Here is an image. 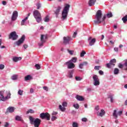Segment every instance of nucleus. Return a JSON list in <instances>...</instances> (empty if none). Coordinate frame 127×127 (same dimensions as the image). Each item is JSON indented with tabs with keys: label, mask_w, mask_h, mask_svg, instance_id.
I'll return each mask as SVG.
<instances>
[{
	"label": "nucleus",
	"mask_w": 127,
	"mask_h": 127,
	"mask_svg": "<svg viewBox=\"0 0 127 127\" xmlns=\"http://www.w3.org/2000/svg\"><path fill=\"white\" fill-rule=\"evenodd\" d=\"M102 11L98 10L96 13V18L97 20H94V22L95 24H100L101 22H103L106 19V15H105L102 18Z\"/></svg>",
	"instance_id": "f257e3e1"
},
{
	"label": "nucleus",
	"mask_w": 127,
	"mask_h": 127,
	"mask_svg": "<svg viewBox=\"0 0 127 127\" xmlns=\"http://www.w3.org/2000/svg\"><path fill=\"white\" fill-rule=\"evenodd\" d=\"M29 120L31 125H33L34 127H39L40 124H41V120L39 118H36L34 120V118L32 117V116H29Z\"/></svg>",
	"instance_id": "f03ea898"
},
{
	"label": "nucleus",
	"mask_w": 127,
	"mask_h": 127,
	"mask_svg": "<svg viewBox=\"0 0 127 127\" xmlns=\"http://www.w3.org/2000/svg\"><path fill=\"white\" fill-rule=\"evenodd\" d=\"M70 8V5L68 4H66L64 6V8L62 13V19L63 20H65V19H67V15H68V12H69V9Z\"/></svg>",
	"instance_id": "7ed1b4c3"
},
{
	"label": "nucleus",
	"mask_w": 127,
	"mask_h": 127,
	"mask_svg": "<svg viewBox=\"0 0 127 127\" xmlns=\"http://www.w3.org/2000/svg\"><path fill=\"white\" fill-rule=\"evenodd\" d=\"M4 90L0 91V101H2V102H5V101H7L9 99H10V96H11V94H10V92H8L7 96L4 97Z\"/></svg>",
	"instance_id": "20e7f679"
},
{
	"label": "nucleus",
	"mask_w": 127,
	"mask_h": 127,
	"mask_svg": "<svg viewBox=\"0 0 127 127\" xmlns=\"http://www.w3.org/2000/svg\"><path fill=\"white\" fill-rule=\"evenodd\" d=\"M33 16H34L35 19L36 20L37 22H41V20L42 18H41V14L38 11V10H35L33 12Z\"/></svg>",
	"instance_id": "39448f33"
},
{
	"label": "nucleus",
	"mask_w": 127,
	"mask_h": 127,
	"mask_svg": "<svg viewBox=\"0 0 127 127\" xmlns=\"http://www.w3.org/2000/svg\"><path fill=\"white\" fill-rule=\"evenodd\" d=\"M40 118L42 119V120L50 121V114L48 113H42L40 114Z\"/></svg>",
	"instance_id": "423d86ee"
},
{
	"label": "nucleus",
	"mask_w": 127,
	"mask_h": 127,
	"mask_svg": "<svg viewBox=\"0 0 127 127\" xmlns=\"http://www.w3.org/2000/svg\"><path fill=\"white\" fill-rule=\"evenodd\" d=\"M17 38H18V35L16 34L15 31L11 32L8 36V39H12V40H16Z\"/></svg>",
	"instance_id": "0eeeda50"
},
{
	"label": "nucleus",
	"mask_w": 127,
	"mask_h": 127,
	"mask_svg": "<svg viewBox=\"0 0 127 127\" xmlns=\"http://www.w3.org/2000/svg\"><path fill=\"white\" fill-rule=\"evenodd\" d=\"M24 40H25V35H23L15 44L17 46H20L24 42Z\"/></svg>",
	"instance_id": "6e6552de"
},
{
	"label": "nucleus",
	"mask_w": 127,
	"mask_h": 127,
	"mask_svg": "<svg viewBox=\"0 0 127 127\" xmlns=\"http://www.w3.org/2000/svg\"><path fill=\"white\" fill-rule=\"evenodd\" d=\"M116 63H117V60L115 59H112L110 61L109 64H106V67L107 68H112L115 66Z\"/></svg>",
	"instance_id": "1a4fd4ad"
},
{
	"label": "nucleus",
	"mask_w": 127,
	"mask_h": 127,
	"mask_svg": "<svg viewBox=\"0 0 127 127\" xmlns=\"http://www.w3.org/2000/svg\"><path fill=\"white\" fill-rule=\"evenodd\" d=\"M65 65H67L68 69H74L75 68V64L71 63V61H68L65 63Z\"/></svg>",
	"instance_id": "9d476101"
},
{
	"label": "nucleus",
	"mask_w": 127,
	"mask_h": 127,
	"mask_svg": "<svg viewBox=\"0 0 127 127\" xmlns=\"http://www.w3.org/2000/svg\"><path fill=\"white\" fill-rule=\"evenodd\" d=\"M67 104L66 102H64L62 103V105H59V109L62 112H65L66 111V108L64 107H66L67 106ZM63 106V107H62Z\"/></svg>",
	"instance_id": "9b49d317"
},
{
	"label": "nucleus",
	"mask_w": 127,
	"mask_h": 127,
	"mask_svg": "<svg viewBox=\"0 0 127 127\" xmlns=\"http://www.w3.org/2000/svg\"><path fill=\"white\" fill-rule=\"evenodd\" d=\"M71 39H72V38H71V37H70L69 36L64 37V42H63L64 44H65V45L67 44H69V43H70V41H71Z\"/></svg>",
	"instance_id": "f8f14e48"
},
{
	"label": "nucleus",
	"mask_w": 127,
	"mask_h": 127,
	"mask_svg": "<svg viewBox=\"0 0 127 127\" xmlns=\"http://www.w3.org/2000/svg\"><path fill=\"white\" fill-rule=\"evenodd\" d=\"M89 42V45L90 46H93L95 43H96V39L93 38L92 39V37H89L88 39Z\"/></svg>",
	"instance_id": "ddd939ff"
},
{
	"label": "nucleus",
	"mask_w": 127,
	"mask_h": 127,
	"mask_svg": "<svg viewBox=\"0 0 127 127\" xmlns=\"http://www.w3.org/2000/svg\"><path fill=\"white\" fill-rule=\"evenodd\" d=\"M18 16V13L17 11H14L11 17V20L14 21L17 18V16Z\"/></svg>",
	"instance_id": "4468645a"
},
{
	"label": "nucleus",
	"mask_w": 127,
	"mask_h": 127,
	"mask_svg": "<svg viewBox=\"0 0 127 127\" xmlns=\"http://www.w3.org/2000/svg\"><path fill=\"white\" fill-rule=\"evenodd\" d=\"M62 7L60 6H58L56 10L55 11V13L56 15V17H58V15H59V12H60V10H61Z\"/></svg>",
	"instance_id": "2eb2a0df"
},
{
	"label": "nucleus",
	"mask_w": 127,
	"mask_h": 127,
	"mask_svg": "<svg viewBox=\"0 0 127 127\" xmlns=\"http://www.w3.org/2000/svg\"><path fill=\"white\" fill-rule=\"evenodd\" d=\"M45 39H47V35H41V42H45Z\"/></svg>",
	"instance_id": "dca6fc26"
},
{
	"label": "nucleus",
	"mask_w": 127,
	"mask_h": 127,
	"mask_svg": "<svg viewBox=\"0 0 127 127\" xmlns=\"http://www.w3.org/2000/svg\"><path fill=\"white\" fill-rule=\"evenodd\" d=\"M96 0H89L88 4L89 6H93L95 4V2H96Z\"/></svg>",
	"instance_id": "f3484780"
},
{
	"label": "nucleus",
	"mask_w": 127,
	"mask_h": 127,
	"mask_svg": "<svg viewBox=\"0 0 127 127\" xmlns=\"http://www.w3.org/2000/svg\"><path fill=\"white\" fill-rule=\"evenodd\" d=\"M87 64L88 63L87 62H84L79 65V68H80V69H83V67H84V66H86Z\"/></svg>",
	"instance_id": "a211bd4d"
},
{
	"label": "nucleus",
	"mask_w": 127,
	"mask_h": 127,
	"mask_svg": "<svg viewBox=\"0 0 127 127\" xmlns=\"http://www.w3.org/2000/svg\"><path fill=\"white\" fill-rule=\"evenodd\" d=\"M8 112L9 113H13V112H14V108H13V107H9L7 109V110H6V113H8Z\"/></svg>",
	"instance_id": "6ab92c4d"
},
{
	"label": "nucleus",
	"mask_w": 127,
	"mask_h": 127,
	"mask_svg": "<svg viewBox=\"0 0 127 127\" xmlns=\"http://www.w3.org/2000/svg\"><path fill=\"white\" fill-rule=\"evenodd\" d=\"M105 110H104V109H102L101 110L100 113H97V116H99V117H103V116L105 115Z\"/></svg>",
	"instance_id": "aec40b11"
},
{
	"label": "nucleus",
	"mask_w": 127,
	"mask_h": 127,
	"mask_svg": "<svg viewBox=\"0 0 127 127\" xmlns=\"http://www.w3.org/2000/svg\"><path fill=\"white\" fill-rule=\"evenodd\" d=\"M76 99H77L78 101H84V98H83V96L78 95L76 96Z\"/></svg>",
	"instance_id": "412c9836"
},
{
	"label": "nucleus",
	"mask_w": 127,
	"mask_h": 127,
	"mask_svg": "<svg viewBox=\"0 0 127 127\" xmlns=\"http://www.w3.org/2000/svg\"><path fill=\"white\" fill-rule=\"evenodd\" d=\"M21 59V57H14L12 59V60L14 62H18V61H20Z\"/></svg>",
	"instance_id": "4be33fe9"
},
{
	"label": "nucleus",
	"mask_w": 127,
	"mask_h": 127,
	"mask_svg": "<svg viewBox=\"0 0 127 127\" xmlns=\"http://www.w3.org/2000/svg\"><path fill=\"white\" fill-rule=\"evenodd\" d=\"M93 84L94 86H99L100 85V79H98L96 80H93Z\"/></svg>",
	"instance_id": "5701e85b"
},
{
	"label": "nucleus",
	"mask_w": 127,
	"mask_h": 127,
	"mask_svg": "<svg viewBox=\"0 0 127 127\" xmlns=\"http://www.w3.org/2000/svg\"><path fill=\"white\" fill-rule=\"evenodd\" d=\"M31 79H32V77L30 75H28L25 77V81H28L29 80H31Z\"/></svg>",
	"instance_id": "b1692460"
},
{
	"label": "nucleus",
	"mask_w": 127,
	"mask_h": 127,
	"mask_svg": "<svg viewBox=\"0 0 127 127\" xmlns=\"http://www.w3.org/2000/svg\"><path fill=\"white\" fill-rule=\"evenodd\" d=\"M34 113H35L34 110L32 109H29L26 112V114L28 115V114H34Z\"/></svg>",
	"instance_id": "393cba45"
},
{
	"label": "nucleus",
	"mask_w": 127,
	"mask_h": 127,
	"mask_svg": "<svg viewBox=\"0 0 127 127\" xmlns=\"http://www.w3.org/2000/svg\"><path fill=\"white\" fill-rule=\"evenodd\" d=\"M92 78L93 81H96L97 80H99V77L98 76V75H96V74H94L93 76H92Z\"/></svg>",
	"instance_id": "a878e982"
},
{
	"label": "nucleus",
	"mask_w": 127,
	"mask_h": 127,
	"mask_svg": "<svg viewBox=\"0 0 127 127\" xmlns=\"http://www.w3.org/2000/svg\"><path fill=\"white\" fill-rule=\"evenodd\" d=\"M114 95H110L108 96V99H110V101L111 102V103H113L114 102Z\"/></svg>",
	"instance_id": "bb28decb"
},
{
	"label": "nucleus",
	"mask_w": 127,
	"mask_h": 127,
	"mask_svg": "<svg viewBox=\"0 0 127 127\" xmlns=\"http://www.w3.org/2000/svg\"><path fill=\"white\" fill-rule=\"evenodd\" d=\"M113 116L115 118V119H118V114H117V110H115L114 111Z\"/></svg>",
	"instance_id": "cd10ccee"
},
{
	"label": "nucleus",
	"mask_w": 127,
	"mask_h": 127,
	"mask_svg": "<svg viewBox=\"0 0 127 127\" xmlns=\"http://www.w3.org/2000/svg\"><path fill=\"white\" fill-rule=\"evenodd\" d=\"M107 16L108 18H110L111 17H113V13H112V12H109L107 14Z\"/></svg>",
	"instance_id": "c85d7f7f"
},
{
	"label": "nucleus",
	"mask_w": 127,
	"mask_h": 127,
	"mask_svg": "<svg viewBox=\"0 0 127 127\" xmlns=\"http://www.w3.org/2000/svg\"><path fill=\"white\" fill-rule=\"evenodd\" d=\"M122 20L124 23H126L127 21V15H126L123 18Z\"/></svg>",
	"instance_id": "c756f323"
},
{
	"label": "nucleus",
	"mask_w": 127,
	"mask_h": 127,
	"mask_svg": "<svg viewBox=\"0 0 127 127\" xmlns=\"http://www.w3.org/2000/svg\"><path fill=\"white\" fill-rule=\"evenodd\" d=\"M120 71V70L119 69V68H116L114 69V74L115 75H118V74H119V72Z\"/></svg>",
	"instance_id": "7c9ffc66"
},
{
	"label": "nucleus",
	"mask_w": 127,
	"mask_h": 127,
	"mask_svg": "<svg viewBox=\"0 0 127 127\" xmlns=\"http://www.w3.org/2000/svg\"><path fill=\"white\" fill-rule=\"evenodd\" d=\"M28 19V17H26L25 19H23L21 22V25H24V23L26 20Z\"/></svg>",
	"instance_id": "2f4dec72"
},
{
	"label": "nucleus",
	"mask_w": 127,
	"mask_h": 127,
	"mask_svg": "<svg viewBox=\"0 0 127 127\" xmlns=\"http://www.w3.org/2000/svg\"><path fill=\"white\" fill-rule=\"evenodd\" d=\"M15 119L16 121H20L22 120L21 117L19 116H16Z\"/></svg>",
	"instance_id": "473e14b6"
},
{
	"label": "nucleus",
	"mask_w": 127,
	"mask_h": 127,
	"mask_svg": "<svg viewBox=\"0 0 127 127\" xmlns=\"http://www.w3.org/2000/svg\"><path fill=\"white\" fill-rule=\"evenodd\" d=\"M69 61H70V62H73V63H76V62H77V58H72L71 60Z\"/></svg>",
	"instance_id": "72a5a7b5"
},
{
	"label": "nucleus",
	"mask_w": 127,
	"mask_h": 127,
	"mask_svg": "<svg viewBox=\"0 0 127 127\" xmlns=\"http://www.w3.org/2000/svg\"><path fill=\"white\" fill-rule=\"evenodd\" d=\"M124 70H125L126 71H127V60L126 61L124 64Z\"/></svg>",
	"instance_id": "f704fd0d"
},
{
	"label": "nucleus",
	"mask_w": 127,
	"mask_h": 127,
	"mask_svg": "<svg viewBox=\"0 0 127 127\" xmlns=\"http://www.w3.org/2000/svg\"><path fill=\"white\" fill-rule=\"evenodd\" d=\"M83 78H81V77L79 76H75V80L76 81H81Z\"/></svg>",
	"instance_id": "c9c22d12"
},
{
	"label": "nucleus",
	"mask_w": 127,
	"mask_h": 127,
	"mask_svg": "<svg viewBox=\"0 0 127 127\" xmlns=\"http://www.w3.org/2000/svg\"><path fill=\"white\" fill-rule=\"evenodd\" d=\"M44 20H45V22H48V21H49V20H50L49 16H46Z\"/></svg>",
	"instance_id": "e433bc0d"
},
{
	"label": "nucleus",
	"mask_w": 127,
	"mask_h": 127,
	"mask_svg": "<svg viewBox=\"0 0 127 127\" xmlns=\"http://www.w3.org/2000/svg\"><path fill=\"white\" fill-rule=\"evenodd\" d=\"M85 54H86V52L84 51H82L80 53V57H84Z\"/></svg>",
	"instance_id": "4c0bfd02"
},
{
	"label": "nucleus",
	"mask_w": 127,
	"mask_h": 127,
	"mask_svg": "<svg viewBox=\"0 0 127 127\" xmlns=\"http://www.w3.org/2000/svg\"><path fill=\"white\" fill-rule=\"evenodd\" d=\"M23 93V91L19 89L18 91V94L20 95V96H22V94Z\"/></svg>",
	"instance_id": "58836bf2"
},
{
	"label": "nucleus",
	"mask_w": 127,
	"mask_h": 127,
	"mask_svg": "<svg viewBox=\"0 0 127 127\" xmlns=\"http://www.w3.org/2000/svg\"><path fill=\"white\" fill-rule=\"evenodd\" d=\"M11 79H12V80H16V79H17V75H13L11 77Z\"/></svg>",
	"instance_id": "ea45409f"
},
{
	"label": "nucleus",
	"mask_w": 127,
	"mask_h": 127,
	"mask_svg": "<svg viewBox=\"0 0 127 127\" xmlns=\"http://www.w3.org/2000/svg\"><path fill=\"white\" fill-rule=\"evenodd\" d=\"M35 66L37 70H39L41 68L40 65L39 64H36Z\"/></svg>",
	"instance_id": "a19ab883"
},
{
	"label": "nucleus",
	"mask_w": 127,
	"mask_h": 127,
	"mask_svg": "<svg viewBox=\"0 0 127 127\" xmlns=\"http://www.w3.org/2000/svg\"><path fill=\"white\" fill-rule=\"evenodd\" d=\"M118 67L120 68V69H123V68H124V64H119L118 65Z\"/></svg>",
	"instance_id": "79ce46f5"
},
{
	"label": "nucleus",
	"mask_w": 127,
	"mask_h": 127,
	"mask_svg": "<svg viewBox=\"0 0 127 127\" xmlns=\"http://www.w3.org/2000/svg\"><path fill=\"white\" fill-rule=\"evenodd\" d=\"M72 127H78V124H77V123H76V122H73Z\"/></svg>",
	"instance_id": "37998d69"
},
{
	"label": "nucleus",
	"mask_w": 127,
	"mask_h": 127,
	"mask_svg": "<svg viewBox=\"0 0 127 127\" xmlns=\"http://www.w3.org/2000/svg\"><path fill=\"white\" fill-rule=\"evenodd\" d=\"M73 106V107L75 108V109H79V104H74Z\"/></svg>",
	"instance_id": "c03bdc74"
},
{
	"label": "nucleus",
	"mask_w": 127,
	"mask_h": 127,
	"mask_svg": "<svg viewBox=\"0 0 127 127\" xmlns=\"http://www.w3.org/2000/svg\"><path fill=\"white\" fill-rule=\"evenodd\" d=\"M100 68H101V66H95L94 67L95 70H100Z\"/></svg>",
	"instance_id": "a18cd8bd"
},
{
	"label": "nucleus",
	"mask_w": 127,
	"mask_h": 127,
	"mask_svg": "<svg viewBox=\"0 0 127 127\" xmlns=\"http://www.w3.org/2000/svg\"><path fill=\"white\" fill-rule=\"evenodd\" d=\"M57 119V117L55 116H52L51 120L53 122H54V121H55V120H56Z\"/></svg>",
	"instance_id": "49530a36"
},
{
	"label": "nucleus",
	"mask_w": 127,
	"mask_h": 127,
	"mask_svg": "<svg viewBox=\"0 0 127 127\" xmlns=\"http://www.w3.org/2000/svg\"><path fill=\"white\" fill-rule=\"evenodd\" d=\"M4 69V65L3 64H0V69L2 70Z\"/></svg>",
	"instance_id": "de8ad7c7"
},
{
	"label": "nucleus",
	"mask_w": 127,
	"mask_h": 127,
	"mask_svg": "<svg viewBox=\"0 0 127 127\" xmlns=\"http://www.w3.org/2000/svg\"><path fill=\"white\" fill-rule=\"evenodd\" d=\"M36 5H37V9H39V8L41 7V5L39 3H37Z\"/></svg>",
	"instance_id": "09e8293b"
},
{
	"label": "nucleus",
	"mask_w": 127,
	"mask_h": 127,
	"mask_svg": "<svg viewBox=\"0 0 127 127\" xmlns=\"http://www.w3.org/2000/svg\"><path fill=\"white\" fill-rule=\"evenodd\" d=\"M68 53H69V54H70V55H73V53H74V51H70L69 50H67Z\"/></svg>",
	"instance_id": "8fccbe9b"
},
{
	"label": "nucleus",
	"mask_w": 127,
	"mask_h": 127,
	"mask_svg": "<svg viewBox=\"0 0 127 127\" xmlns=\"http://www.w3.org/2000/svg\"><path fill=\"white\" fill-rule=\"evenodd\" d=\"M45 42H41V43H39L38 44L39 46L41 47V46H43V44L45 43Z\"/></svg>",
	"instance_id": "3c124183"
},
{
	"label": "nucleus",
	"mask_w": 127,
	"mask_h": 127,
	"mask_svg": "<svg viewBox=\"0 0 127 127\" xmlns=\"http://www.w3.org/2000/svg\"><path fill=\"white\" fill-rule=\"evenodd\" d=\"M88 121V119L86 118H82V122H86Z\"/></svg>",
	"instance_id": "603ef678"
},
{
	"label": "nucleus",
	"mask_w": 127,
	"mask_h": 127,
	"mask_svg": "<svg viewBox=\"0 0 127 127\" xmlns=\"http://www.w3.org/2000/svg\"><path fill=\"white\" fill-rule=\"evenodd\" d=\"M23 46L24 49H27V48H28V46L27 45H26V44L23 45Z\"/></svg>",
	"instance_id": "864d4df0"
},
{
	"label": "nucleus",
	"mask_w": 127,
	"mask_h": 127,
	"mask_svg": "<svg viewBox=\"0 0 127 127\" xmlns=\"http://www.w3.org/2000/svg\"><path fill=\"white\" fill-rule=\"evenodd\" d=\"M43 89L45 91H47V92L48 91V87H47V86H44Z\"/></svg>",
	"instance_id": "5fc2aeb1"
},
{
	"label": "nucleus",
	"mask_w": 127,
	"mask_h": 127,
	"mask_svg": "<svg viewBox=\"0 0 127 127\" xmlns=\"http://www.w3.org/2000/svg\"><path fill=\"white\" fill-rule=\"evenodd\" d=\"M58 112H53L52 113L53 116H56V115H58Z\"/></svg>",
	"instance_id": "6e6d98bb"
},
{
	"label": "nucleus",
	"mask_w": 127,
	"mask_h": 127,
	"mask_svg": "<svg viewBox=\"0 0 127 127\" xmlns=\"http://www.w3.org/2000/svg\"><path fill=\"white\" fill-rule=\"evenodd\" d=\"M8 126H9V124H8V123H7V122H6L4 127H8Z\"/></svg>",
	"instance_id": "4d7b16f0"
},
{
	"label": "nucleus",
	"mask_w": 127,
	"mask_h": 127,
	"mask_svg": "<svg viewBox=\"0 0 127 127\" xmlns=\"http://www.w3.org/2000/svg\"><path fill=\"white\" fill-rule=\"evenodd\" d=\"M99 73L100 75H104V71L102 70H99Z\"/></svg>",
	"instance_id": "13d9d810"
},
{
	"label": "nucleus",
	"mask_w": 127,
	"mask_h": 127,
	"mask_svg": "<svg viewBox=\"0 0 127 127\" xmlns=\"http://www.w3.org/2000/svg\"><path fill=\"white\" fill-rule=\"evenodd\" d=\"M76 35H77V32H75L73 34V36H72V37H76Z\"/></svg>",
	"instance_id": "bf43d9fd"
},
{
	"label": "nucleus",
	"mask_w": 127,
	"mask_h": 127,
	"mask_svg": "<svg viewBox=\"0 0 127 127\" xmlns=\"http://www.w3.org/2000/svg\"><path fill=\"white\" fill-rule=\"evenodd\" d=\"M122 114H123V111H120L118 113V115H119V116H121V115H122Z\"/></svg>",
	"instance_id": "052dcab7"
},
{
	"label": "nucleus",
	"mask_w": 127,
	"mask_h": 127,
	"mask_svg": "<svg viewBox=\"0 0 127 127\" xmlns=\"http://www.w3.org/2000/svg\"><path fill=\"white\" fill-rule=\"evenodd\" d=\"M2 3L3 5H6V1H2Z\"/></svg>",
	"instance_id": "680f3d73"
},
{
	"label": "nucleus",
	"mask_w": 127,
	"mask_h": 127,
	"mask_svg": "<svg viewBox=\"0 0 127 127\" xmlns=\"http://www.w3.org/2000/svg\"><path fill=\"white\" fill-rule=\"evenodd\" d=\"M95 110L96 111H99V110H100V108L99 107V106H97L96 107H95Z\"/></svg>",
	"instance_id": "e2e57ef3"
},
{
	"label": "nucleus",
	"mask_w": 127,
	"mask_h": 127,
	"mask_svg": "<svg viewBox=\"0 0 127 127\" xmlns=\"http://www.w3.org/2000/svg\"><path fill=\"white\" fill-rule=\"evenodd\" d=\"M109 43H111V44H112V45H114V44H115V42L113 41H110Z\"/></svg>",
	"instance_id": "0e129e2a"
},
{
	"label": "nucleus",
	"mask_w": 127,
	"mask_h": 127,
	"mask_svg": "<svg viewBox=\"0 0 127 127\" xmlns=\"http://www.w3.org/2000/svg\"><path fill=\"white\" fill-rule=\"evenodd\" d=\"M114 50H115V51H116V52H118V51H119V48H114Z\"/></svg>",
	"instance_id": "69168bd1"
},
{
	"label": "nucleus",
	"mask_w": 127,
	"mask_h": 127,
	"mask_svg": "<svg viewBox=\"0 0 127 127\" xmlns=\"http://www.w3.org/2000/svg\"><path fill=\"white\" fill-rule=\"evenodd\" d=\"M34 92V91L33 90V89L31 88L30 89V93H31V94H32V93H33Z\"/></svg>",
	"instance_id": "338daca9"
},
{
	"label": "nucleus",
	"mask_w": 127,
	"mask_h": 127,
	"mask_svg": "<svg viewBox=\"0 0 127 127\" xmlns=\"http://www.w3.org/2000/svg\"><path fill=\"white\" fill-rule=\"evenodd\" d=\"M125 106H127V100L125 102Z\"/></svg>",
	"instance_id": "774afa93"
}]
</instances>
